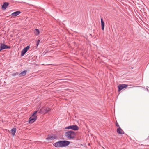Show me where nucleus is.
Segmentation results:
<instances>
[{
	"mask_svg": "<svg viewBox=\"0 0 149 149\" xmlns=\"http://www.w3.org/2000/svg\"><path fill=\"white\" fill-rule=\"evenodd\" d=\"M16 128H13L11 130V133L12 134L13 136H14L15 134V133L16 132Z\"/></svg>",
	"mask_w": 149,
	"mask_h": 149,
	"instance_id": "obj_16",
	"label": "nucleus"
},
{
	"mask_svg": "<svg viewBox=\"0 0 149 149\" xmlns=\"http://www.w3.org/2000/svg\"><path fill=\"white\" fill-rule=\"evenodd\" d=\"M35 8H37L36 7Z\"/></svg>",
	"mask_w": 149,
	"mask_h": 149,
	"instance_id": "obj_22",
	"label": "nucleus"
},
{
	"mask_svg": "<svg viewBox=\"0 0 149 149\" xmlns=\"http://www.w3.org/2000/svg\"><path fill=\"white\" fill-rule=\"evenodd\" d=\"M65 129H71L74 130H77L79 129L78 127L76 125H70L65 128Z\"/></svg>",
	"mask_w": 149,
	"mask_h": 149,
	"instance_id": "obj_4",
	"label": "nucleus"
},
{
	"mask_svg": "<svg viewBox=\"0 0 149 149\" xmlns=\"http://www.w3.org/2000/svg\"><path fill=\"white\" fill-rule=\"evenodd\" d=\"M29 46H27L26 47H25L21 51V56H22L25 54V53L27 52V50L29 49Z\"/></svg>",
	"mask_w": 149,
	"mask_h": 149,
	"instance_id": "obj_6",
	"label": "nucleus"
},
{
	"mask_svg": "<svg viewBox=\"0 0 149 149\" xmlns=\"http://www.w3.org/2000/svg\"><path fill=\"white\" fill-rule=\"evenodd\" d=\"M36 120V119H35L34 118H33L30 117L29 119V123H32Z\"/></svg>",
	"mask_w": 149,
	"mask_h": 149,
	"instance_id": "obj_14",
	"label": "nucleus"
},
{
	"mask_svg": "<svg viewBox=\"0 0 149 149\" xmlns=\"http://www.w3.org/2000/svg\"><path fill=\"white\" fill-rule=\"evenodd\" d=\"M18 74L17 72H16V73H13V74H12V75L13 76H15L16 75V74Z\"/></svg>",
	"mask_w": 149,
	"mask_h": 149,
	"instance_id": "obj_19",
	"label": "nucleus"
},
{
	"mask_svg": "<svg viewBox=\"0 0 149 149\" xmlns=\"http://www.w3.org/2000/svg\"><path fill=\"white\" fill-rule=\"evenodd\" d=\"M26 72L27 71L26 70L23 71L19 74V77H21L24 76L26 74Z\"/></svg>",
	"mask_w": 149,
	"mask_h": 149,
	"instance_id": "obj_13",
	"label": "nucleus"
},
{
	"mask_svg": "<svg viewBox=\"0 0 149 149\" xmlns=\"http://www.w3.org/2000/svg\"><path fill=\"white\" fill-rule=\"evenodd\" d=\"M65 136L68 139H73L75 138L76 134L74 132L70 130L66 132Z\"/></svg>",
	"mask_w": 149,
	"mask_h": 149,
	"instance_id": "obj_2",
	"label": "nucleus"
},
{
	"mask_svg": "<svg viewBox=\"0 0 149 149\" xmlns=\"http://www.w3.org/2000/svg\"><path fill=\"white\" fill-rule=\"evenodd\" d=\"M43 110L44 111L45 113H47L50 110V109L48 107L44 108L43 109Z\"/></svg>",
	"mask_w": 149,
	"mask_h": 149,
	"instance_id": "obj_17",
	"label": "nucleus"
},
{
	"mask_svg": "<svg viewBox=\"0 0 149 149\" xmlns=\"http://www.w3.org/2000/svg\"><path fill=\"white\" fill-rule=\"evenodd\" d=\"M70 142L67 141H60L57 142L53 144L56 147H65L70 144Z\"/></svg>",
	"mask_w": 149,
	"mask_h": 149,
	"instance_id": "obj_1",
	"label": "nucleus"
},
{
	"mask_svg": "<svg viewBox=\"0 0 149 149\" xmlns=\"http://www.w3.org/2000/svg\"><path fill=\"white\" fill-rule=\"evenodd\" d=\"M10 46H8L6 45L3 43H1L0 47V52L2 50L6 49H10Z\"/></svg>",
	"mask_w": 149,
	"mask_h": 149,
	"instance_id": "obj_5",
	"label": "nucleus"
},
{
	"mask_svg": "<svg viewBox=\"0 0 149 149\" xmlns=\"http://www.w3.org/2000/svg\"><path fill=\"white\" fill-rule=\"evenodd\" d=\"M101 25L102 26V30H104V22L103 21V19L102 18L101 19Z\"/></svg>",
	"mask_w": 149,
	"mask_h": 149,
	"instance_id": "obj_12",
	"label": "nucleus"
},
{
	"mask_svg": "<svg viewBox=\"0 0 149 149\" xmlns=\"http://www.w3.org/2000/svg\"><path fill=\"white\" fill-rule=\"evenodd\" d=\"M116 126L117 127H119V124H118V123L117 122H116Z\"/></svg>",
	"mask_w": 149,
	"mask_h": 149,
	"instance_id": "obj_20",
	"label": "nucleus"
},
{
	"mask_svg": "<svg viewBox=\"0 0 149 149\" xmlns=\"http://www.w3.org/2000/svg\"><path fill=\"white\" fill-rule=\"evenodd\" d=\"M128 86V85L127 84H125L119 85L118 86V91L119 92L120 91L124 88H127Z\"/></svg>",
	"mask_w": 149,
	"mask_h": 149,
	"instance_id": "obj_3",
	"label": "nucleus"
},
{
	"mask_svg": "<svg viewBox=\"0 0 149 149\" xmlns=\"http://www.w3.org/2000/svg\"><path fill=\"white\" fill-rule=\"evenodd\" d=\"M9 3L8 2H4L3 5H1V8L3 9H5L9 5Z\"/></svg>",
	"mask_w": 149,
	"mask_h": 149,
	"instance_id": "obj_7",
	"label": "nucleus"
},
{
	"mask_svg": "<svg viewBox=\"0 0 149 149\" xmlns=\"http://www.w3.org/2000/svg\"><path fill=\"white\" fill-rule=\"evenodd\" d=\"M117 132L118 133L121 134H123L124 133L123 131L120 127L117 128Z\"/></svg>",
	"mask_w": 149,
	"mask_h": 149,
	"instance_id": "obj_8",
	"label": "nucleus"
},
{
	"mask_svg": "<svg viewBox=\"0 0 149 149\" xmlns=\"http://www.w3.org/2000/svg\"><path fill=\"white\" fill-rule=\"evenodd\" d=\"M56 138L57 137L55 136H50L49 135H48L47 138H46V139L47 140H52L53 139H56Z\"/></svg>",
	"mask_w": 149,
	"mask_h": 149,
	"instance_id": "obj_11",
	"label": "nucleus"
},
{
	"mask_svg": "<svg viewBox=\"0 0 149 149\" xmlns=\"http://www.w3.org/2000/svg\"><path fill=\"white\" fill-rule=\"evenodd\" d=\"M34 33L35 35L38 36L40 33L39 30L37 29H35L34 31Z\"/></svg>",
	"mask_w": 149,
	"mask_h": 149,
	"instance_id": "obj_15",
	"label": "nucleus"
},
{
	"mask_svg": "<svg viewBox=\"0 0 149 149\" xmlns=\"http://www.w3.org/2000/svg\"><path fill=\"white\" fill-rule=\"evenodd\" d=\"M40 41V40H37V44H36V45L37 46H38V45Z\"/></svg>",
	"mask_w": 149,
	"mask_h": 149,
	"instance_id": "obj_18",
	"label": "nucleus"
},
{
	"mask_svg": "<svg viewBox=\"0 0 149 149\" xmlns=\"http://www.w3.org/2000/svg\"><path fill=\"white\" fill-rule=\"evenodd\" d=\"M37 113V111H34L32 115L30 117L36 120L37 119V116L36 115V113Z\"/></svg>",
	"mask_w": 149,
	"mask_h": 149,
	"instance_id": "obj_9",
	"label": "nucleus"
},
{
	"mask_svg": "<svg viewBox=\"0 0 149 149\" xmlns=\"http://www.w3.org/2000/svg\"><path fill=\"white\" fill-rule=\"evenodd\" d=\"M20 13L21 12L20 11H17L12 13L11 15L12 17H15L19 15Z\"/></svg>",
	"mask_w": 149,
	"mask_h": 149,
	"instance_id": "obj_10",
	"label": "nucleus"
},
{
	"mask_svg": "<svg viewBox=\"0 0 149 149\" xmlns=\"http://www.w3.org/2000/svg\"><path fill=\"white\" fill-rule=\"evenodd\" d=\"M148 140H149V136H148L147 138Z\"/></svg>",
	"mask_w": 149,
	"mask_h": 149,
	"instance_id": "obj_21",
	"label": "nucleus"
}]
</instances>
